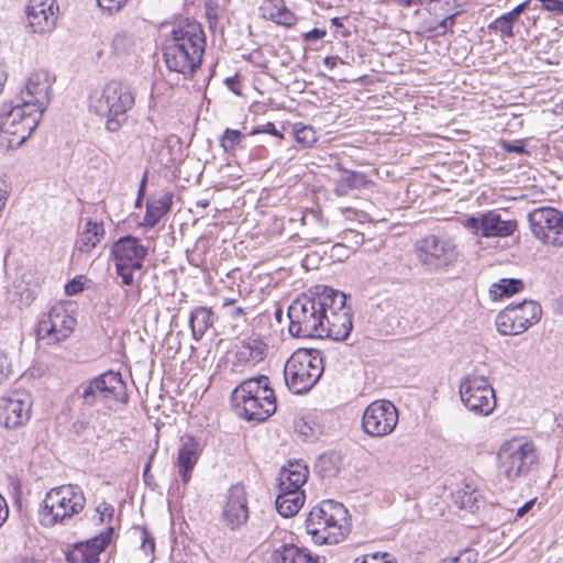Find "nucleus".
<instances>
[{"label": "nucleus", "mask_w": 563, "mask_h": 563, "mask_svg": "<svg viewBox=\"0 0 563 563\" xmlns=\"http://www.w3.org/2000/svg\"><path fill=\"white\" fill-rule=\"evenodd\" d=\"M331 287L318 285L296 298L288 307V331L294 338H321L327 319Z\"/></svg>", "instance_id": "obj_1"}, {"label": "nucleus", "mask_w": 563, "mask_h": 563, "mask_svg": "<svg viewBox=\"0 0 563 563\" xmlns=\"http://www.w3.org/2000/svg\"><path fill=\"white\" fill-rule=\"evenodd\" d=\"M206 37L201 25L186 22L172 32V38L164 47V62L170 71L192 76L202 62Z\"/></svg>", "instance_id": "obj_2"}, {"label": "nucleus", "mask_w": 563, "mask_h": 563, "mask_svg": "<svg viewBox=\"0 0 563 563\" xmlns=\"http://www.w3.org/2000/svg\"><path fill=\"white\" fill-rule=\"evenodd\" d=\"M236 415L247 421L263 422L277 409L276 396L265 375L244 379L231 394Z\"/></svg>", "instance_id": "obj_3"}, {"label": "nucleus", "mask_w": 563, "mask_h": 563, "mask_svg": "<svg viewBox=\"0 0 563 563\" xmlns=\"http://www.w3.org/2000/svg\"><path fill=\"white\" fill-rule=\"evenodd\" d=\"M135 93L125 84L111 80L89 96L91 112L104 119V128L117 133L128 121V113L134 107Z\"/></svg>", "instance_id": "obj_4"}, {"label": "nucleus", "mask_w": 563, "mask_h": 563, "mask_svg": "<svg viewBox=\"0 0 563 563\" xmlns=\"http://www.w3.org/2000/svg\"><path fill=\"white\" fill-rule=\"evenodd\" d=\"M346 508L334 500L314 506L306 519V530L317 544H336L347 534Z\"/></svg>", "instance_id": "obj_5"}, {"label": "nucleus", "mask_w": 563, "mask_h": 563, "mask_svg": "<svg viewBox=\"0 0 563 563\" xmlns=\"http://www.w3.org/2000/svg\"><path fill=\"white\" fill-rule=\"evenodd\" d=\"M85 505L86 497L80 486L67 484L54 487L46 493L38 508V521L47 528L66 525L84 510Z\"/></svg>", "instance_id": "obj_6"}, {"label": "nucleus", "mask_w": 563, "mask_h": 563, "mask_svg": "<svg viewBox=\"0 0 563 563\" xmlns=\"http://www.w3.org/2000/svg\"><path fill=\"white\" fill-rule=\"evenodd\" d=\"M42 113L31 102H4L0 107V132L12 136L8 139V146L22 145L38 125Z\"/></svg>", "instance_id": "obj_7"}, {"label": "nucleus", "mask_w": 563, "mask_h": 563, "mask_svg": "<svg viewBox=\"0 0 563 563\" xmlns=\"http://www.w3.org/2000/svg\"><path fill=\"white\" fill-rule=\"evenodd\" d=\"M538 464L537 448L532 441L511 439L497 452V470L509 482L529 475Z\"/></svg>", "instance_id": "obj_8"}, {"label": "nucleus", "mask_w": 563, "mask_h": 563, "mask_svg": "<svg viewBox=\"0 0 563 563\" xmlns=\"http://www.w3.org/2000/svg\"><path fill=\"white\" fill-rule=\"evenodd\" d=\"M82 405L91 408L102 406L110 409L114 404L129 400L126 384L119 372H106L78 387Z\"/></svg>", "instance_id": "obj_9"}, {"label": "nucleus", "mask_w": 563, "mask_h": 563, "mask_svg": "<svg viewBox=\"0 0 563 563\" xmlns=\"http://www.w3.org/2000/svg\"><path fill=\"white\" fill-rule=\"evenodd\" d=\"M322 373V357L311 351L295 352L284 367L285 383L294 394L310 390L320 379Z\"/></svg>", "instance_id": "obj_10"}, {"label": "nucleus", "mask_w": 563, "mask_h": 563, "mask_svg": "<svg viewBox=\"0 0 563 563\" xmlns=\"http://www.w3.org/2000/svg\"><path fill=\"white\" fill-rule=\"evenodd\" d=\"M415 254L421 266L429 272L448 268L459 256L454 241L439 234H428L416 241Z\"/></svg>", "instance_id": "obj_11"}, {"label": "nucleus", "mask_w": 563, "mask_h": 563, "mask_svg": "<svg viewBox=\"0 0 563 563\" xmlns=\"http://www.w3.org/2000/svg\"><path fill=\"white\" fill-rule=\"evenodd\" d=\"M115 273L121 277V284L131 286L134 283V273L143 268L147 256V247L140 239L125 235L117 240L111 247Z\"/></svg>", "instance_id": "obj_12"}, {"label": "nucleus", "mask_w": 563, "mask_h": 563, "mask_svg": "<svg viewBox=\"0 0 563 563\" xmlns=\"http://www.w3.org/2000/svg\"><path fill=\"white\" fill-rule=\"evenodd\" d=\"M541 306L533 300L509 305L498 312L496 328L501 335H518L526 332L541 319Z\"/></svg>", "instance_id": "obj_13"}, {"label": "nucleus", "mask_w": 563, "mask_h": 563, "mask_svg": "<svg viewBox=\"0 0 563 563\" xmlns=\"http://www.w3.org/2000/svg\"><path fill=\"white\" fill-rule=\"evenodd\" d=\"M464 406L475 415L488 416L496 407L495 390L483 375L467 374L460 383Z\"/></svg>", "instance_id": "obj_14"}, {"label": "nucleus", "mask_w": 563, "mask_h": 563, "mask_svg": "<svg viewBox=\"0 0 563 563\" xmlns=\"http://www.w3.org/2000/svg\"><path fill=\"white\" fill-rule=\"evenodd\" d=\"M330 298L327 307V319H324V330L320 339L328 338L334 341L345 340L352 328L351 308L346 306V296L344 292L331 288Z\"/></svg>", "instance_id": "obj_15"}, {"label": "nucleus", "mask_w": 563, "mask_h": 563, "mask_svg": "<svg viewBox=\"0 0 563 563\" xmlns=\"http://www.w3.org/2000/svg\"><path fill=\"white\" fill-rule=\"evenodd\" d=\"M533 235L544 244L563 245V213L552 207H540L528 214Z\"/></svg>", "instance_id": "obj_16"}, {"label": "nucleus", "mask_w": 563, "mask_h": 563, "mask_svg": "<svg viewBox=\"0 0 563 563\" xmlns=\"http://www.w3.org/2000/svg\"><path fill=\"white\" fill-rule=\"evenodd\" d=\"M398 423V410L389 400H375L364 410L362 428L371 437H385L391 433Z\"/></svg>", "instance_id": "obj_17"}, {"label": "nucleus", "mask_w": 563, "mask_h": 563, "mask_svg": "<svg viewBox=\"0 0 563 563\" xmlns=\"http://www.w3.org/2000/svg\"><path fill=\"white\" fill-rule=\"evenodd\" d=\"M32 396L26 390H13L0 397V426L16 429L24 426L31 417Z\"/></svg>", "instance_id": "obj_18"}, {"label": "nucleus", "mask_w": 563, "mask_h": 563, "mask_svg": "<svg viewBox=\"0 0 563 563\" xmlns=\"http://www.w3.org/2000/svg\"><path fill=\"white\" fill-rule=\"evenodd\" d=\"M76 323V319L63 306H54L40 320L37 335L40 339L48 340L49 343H58L73 333Z\"/></svg>", "instance_id": "obj_19"}, {"label": "nucleus", "mask_w": 563, "mask_h": 563, "mask_svg": "<svg viewBox=\"0 0 563 563\" xmlns=\"http://www.w3.org/2000/svg\"><path fill=\"white\" fill-rule=\"evenodd\" d=\"M113 527L109 526L100 534L85 541L77 542L65 552L68 563H99L100 553L103 552L113 536Z\"/></svg>", "instance_id": "obj_20"}, {"label": "nucleus", "mask_w": 563, "mask_h": 563, "mask_svg": "<svg viewBox=\"0 0 563 563\" xmlns=\"http://www.w3.org/2000/svg\"><path fill=\"white\" fill-rule=\"evenodd\" d=\"M249 508L245 488L241 484L232 485L227 495L221 511L222 522L235 530L247 521Z\"/></svg>", "instance_id": "obj_21"}, {"label": "nucleus", "mask_w": 563, "mask_h": 563, "mask_svg": "<svg viewBox=\"0 0 563 563\" xmlns=\"http://www.w3.org/2000/svg\"><path fill=\"white\" fill-rule=\"evenodd\" d=\"M54 78L46 70L32 73L26 81L25 90L18 97L19 101L31 102L42 114L49 102V93Z\"/></svg>", "instance_id": "obj_22"}, {"label": "nucleus", "mask_w": 563, "mask_h": 563, "mask_svg": "<svg viewBox=\"0 0 563 563\" xmlns=\"http://www.w3.org/2000/svg\"><path fill=\"white\" fill-rule=\"evenodd\" d=\"M56 0H29L26 14L29 27L34 33L51 32L57 21Z\"/></svg>", "instance_id": "obj_23"}, {"label": "nucleus", "mask_w": 563, "mask_h": 563, "mask_svg": "<svg viewBox=\"0 0 563 563\" xmlns=\"http://www.w3.org/2000/svg\"><path fill=\"white\" fill-rule=\"evenodd\" d=\"M201 453L199 441L189 435L186 437L178 449L176 466L178 474L184 484H188L191 479V473L198 462Z\"/></svg>", "instance_id": "obj_24"}, {"label": "nucleus", "mask_w": 563, "mask_h": 563, "mask_svg": "<svg viewBox=\"0 0 563 563\" xmlns=\"http://www.w3.org/2000/svg\"><path fill=\"white\" fill-rule=\"evenodd\" d=\"M260 11L265 20L278 25L291 27L297 22V16L287 7L284 0H262Z\"/></svg>", "instance_id": "obj_25"}, {"label": "nucleus", "mask_w": 563, "mask_h": 563, "mask_svg": "<svg viewBox=\"0 0 563 563\" xmlns=\"http://www.w3.org/2000/svg\"><path fill=\"white\" fill-rule=\"evenodd\" d=\"M341 174L339 178L335 180L333 192L338 197H345L352 190H361L367 188L372 185V180L367 178L364 173L349 170L345 168L339 167Z\"/></svg>", "instance_id": "obj_26"}, {"label": "nucleus", "mask_w": 563, "mask_h": 563, "mask_svg": "<svg viewBox=\"0 0 563 563\" xmlns=\"http://www.w3.org/2000/svg\"><path fill=\"white\" fill-rule=\"evenodd\" d=\"M173 203V194L163 191L147 200L146 212L144 216V225L154 228L162 218L170 210Z\"/></svg>", "instance_id": "obj_27"}, {"label": "nucleus", "mask_w": 563, "mask_h": 563, "mask_svg": "<svg viewBox=\"0 0 563 563\" xmlns=\"http://www.w3.org/2000/svg\"><path fill=\"white\" fill-rule=\"evenodd\" d=\"M483 238H505L509 236L516 230L517 223L511 220H503L496 211L483 213Z\"/></svg>", "instance_id": "obj_28"}, {"label": "nucleus", "mask_w": 563, "mask_h": 563, "mask_svg": "<svg viewBox=\"0 0 563 563\" xmlns=\"http://www.w3.org/2000/svg\"><path fill=\"white\" fill-rule=\"evenodd\" d=\"M104 235L102 222L89 220L85 229L79 233L75 247L81 253H90Z\"/></svg>", "instance_id": "obj_29"}, {"label": "nucleus", "mask_w": 563, "mask_h": 563, "mask_svg": "<svg viewBox=\"0 0 563 563\" xmlns=\"http://www.w3.org/2000/svg\"><path fill=\"white\" fill-rule=\"evenodd\" d=\"M214 318L211 308L197 307L189 316V325L195 341H199L213 325Z\"/></svg>", "instance_id": "obj_30"}, {"label": "nucleus", "mask_w": 563, "mask_h": 563, "mask_svg": "<svg viewBox=\"0 0 563 563\" xmlns=\"http://www.w3.org/2000/svg\"><path fill=\"white\" fill-rule=\"evenodd\" d=\"M272 563H316V560L305 549L284 544L273 552Z\"/></svg>", "instance_id": "obj_31"}, {"label": "nucleus", "mask_w": 563, "mask_h": 563, "mask_svg": "<svg viewBox=\"0 0 563 563\" xmlns=\"http://www.w3.org/2000/svg\"><path fill=\"white\" fill-rule=\"evenodd\" d=\"M305 493H278L275 505L278 514L284 518H290L298 514L305 503Z\"/></svg>", "instance_id": "obj_32"}, {"label": "nucleus", "mask_w": 563, "mask_h": 563, "mask_svg": "<svg viewBox=\"0 0 563 563\" xmlns=\"http://www.w3.org/2000/svg\"><path fill=\"white\" fill-rule=\"evenodd\" d=\"M341 467V456L339 453L330 452L319 456L316 463V471L323 478L335 477Z\"/></svg>", "instance_id": "obj_33"}, {"label": "nucleus", "mask_w": 563, "mask_h": 563, "mask_svg": "<svg viewBox=\"0 0 563 563\" xmlns=\"http://www.w3.org/2000/svg\"><path fill=\"white\" fill-rule=\"evenodd\" d=\"M267 345L257 339H249L243 342L239 355L249 363L256 364L261 362L266 353Z\"/></svg>", "instance_id": "obj_34"}, {"label": "nucleus", "mask_w": 563, "mask_h": 563, "mask_svg": "<svg viewBox=\"0 0 563 563\" xmlns=\"http://www.w3.org/2000/svg\"><path fill=\"white\" fill-rule=\"evenodd\" d=\"M523 289V282L518 278H501L492 285L489 294L493 299L510 297Z\"/></svg>", "instance_id": "obj_35"}, {"label": "nucleus", "mask_w": 563, "mask_h": 563, "mask_svg": "<svg viewBox=\"0 0 563 563\" xmlns=\"http://www.w3.org/2000/svg\"><path fill=\"white\" fill-rule=\"evenodd\" d=\"M309 471L307 465L295 461L289 462L287 466H284L279 472L278 479H286L297 485H303L308 479Z\"/></svg>", "instance_id": "obj_36"}, {"label": "nucleus", "mask_w": 563, "mask_h": 563, "mask_svg": "<svg viewBox=\"0 0 563 563\" xmlns=\"http://www.w3.org/2000/svg\"><path fill=\"white\" fill-rule=\"evenodd\" d=\"M292 134L296 142L305 148L312 146L318 140L316 130L311 125L301 123L294 125Z\"/></svg>", "instance_id": "obj_37"}, {"label": "nucleus", "mask_w": 563, "mask_h": 563, "mask_svg": "<svg viewBox=\"0 0 563 563\" xmlns=\"http://www.w3.org/2000/svg\"><path fill=\"white\" fill-rule=\"evenodd\" d=\"M243 134L239 130L225 129L220 137V145L225 153H233L242 142Z\"/></svg>", "instance_id": "obj_38"}, {"label": "nucleus", "mask_w": 563, "mask_h": 563, "mask_svg": "<svg viewBox=\"0 0 563 563\" xmlns=\"http://www.w3.org/2000/svg\"><path fill=\"white\" fill-rule=\"evenodd\" d=\"M515 21L510 19L506 13L494 20L489 25L488 29L490 31L499 32L501 37H514V25Z\"/></svg>", "instance_id": "obj_39"}, {"label": "nucleus", "mask_w": 563, "mask_h": 563, "mask_svg": "<svg viewBox=\"0 0 563 563\" xmlns=\"http://www.w3.org/2000/svg\"><path fill=\"white\" fill-rule=\"evenodd\" d=\"M235 299L225 298L222 308L225 310V316L232 319L235 323L245 320V311L242 307H235Z\"/></svg>", "instance_id": "obj_40"}, {"label": "nucleus", "mask_w": 563, "mask_h": 563, "mask_svg": "<svg viewBox=\"0 0 563 563\" xmlns=\"http://www.w3.org/2000/svg\"><path fill=\"white\" fill-rule=\"evenodd\" d=\"M477 552L474 549H464L457 555L445 558L439 563H474L477 560Z\"/></svg>", "instance_id": "obj_41"}, {"label": "nucleus", "mask_w": 563, "mask_h": 563, "mask_svg": "<svg viewBox=\"0 0 563 563\" xmlns=\"http://www.w3.org/2000/svg\"><path fill=\"white\" fill-rule=\"evenodd\" d=\"M132 44V35L124 30L118 31L112 38L113 48L117 52H124Z\"/></svg>", "instance_id": "obj_42"}, {"label": "nucleus", "mask_w": 563, "mask_h": 563, "mask_svg": "<svg viewBox=\"0 0 563 563\" xmlns=\"http://www.w3.org/2000/svg\"><path fill=\"white\" fill-rule=\"evenodd\" d=\"M500 147L507 153H515L518 155H530V152L526 148L523 140H517L514 142L507 140H500Z\"/></svg>", "instance_id": "obj_43"}, {"label": "nucleus", "mask_w": 563, "mask_h": 563, "mask_svg": "<svg viewBox=\"0 0 563 563\" xmlns=\"http://www.w3.org/2000/svg\"><path fill=\"white\" fill-rule=\"evenodd\" d=\"M129 0H97L98 5L103 12L113 14L122 10Z\"/></svg>", "instance_id": "obj_44"}, {"label": "nucleus", "mask_w": 563, "mask_h": 563, "mask_svg": "<svg viewBox=\"0 0 563 563\" xmlns=\"http://www.w3.org/2000/svg\"><path fill=\"white\" fill-rule=\"evenodd\" d=\"M261 133H266V134L276 136L278 139H284V134L276 129V126L273 122H267L265 124H261V125L253 128L250 132V135H256V134H261Z\"/></svg>", "instance_id": "obj_45"}, {"label": "nucleus", "mask_w": 563, "mask_h": 563, "mask_svg": "<svg viewBox=\"0 0 563 563\" xmlns=\"http://www.w3.org/2000/svg\"><path fill=\"white\" fill-rule=\"evenodd\" d=\"M11 373V361L8 354L0 350V385L9 378Z\"/></svg>", "instance_id": "obj_46"}, {"label": "nucleus", "mask_w": 563, "mask_h": 563, "mask_svg": "<svg viewBox=\"0 0 563 563\" xmlns=\"http://www.w3.org/2000/svg\"><path fill=\"white\" fill-rule=\"evenodd\" d=\"M457 15V12L451 13L446 16H444L438 24L437 27H433L432 30L437 32V35H443L449 30L453 27L455 24V18Z\"/></svg>", "instance_id": "obj_47"}, {"label": "nucleus", "mask_w": 563, "mask_h": 563, "mask_svg": "<svg viewBox=\"0 0 563 563\" xmlns=\"http://www.w3.org/2000/svg\"><path fill=\"white\" fill-rule=\"evenodd\" d=\"M541 7L545 11H550L554 14H563V0H539Z\"/></svg>", "instance_id": "obj_48"}, {"label": "nucleus", "mask_w": 563, "mask_h": 563, "mask_svg": "<svg viewBox=\"0 0 563 563\" xmlns=\"http://www.w3.org/2000/svg\"><path fill=\"white\" fill-rule=\"evenodd\" d=\"M142 544H141V549L146 553V554H152L155 550V542H154V539L152 538V536L150 534V532L143 528L142 531Z\"/></svg>", "instance_id": "obj_49"}, {"label": "nucleus", "mask_w": 563, "mask_h": 563, "mask_svg": "<svg viewBox=\"0 0 563 563\" xmlns=\"http://www.w3.org/2000/svg\"><path fill=\"white\" fill-rule=\"evenodd\" d=\"M84 289V284L81 282V277H75L70 282L65 285V294L67 296H75L81 292Z\"/></svg>", "instance_id": "obj_50"}, {"label": "nucleus", "mask_w": 563, "mask_h": 563, "mask_svg": "<svg viewBox=\"0 0 563 563\" xmlns=\"http://www.w3.org/2000/svg\"><path fill=\"white\" fill-rule=\"evenodd\" d=\"M483 224H484L483 214H481L479 217H470L468 219H466V221L464 223V225L466 228L471 229L476 234H478V233L482 234Z\"/></svg>", "instance_id": "obj_51"}, {"label": "nucleus", "mask_w": 563, "mask_h": 563, "mask_svg": "<svg viewBox=\"0 0 563 563\" xmlns=\"http://www.w3.org/2000/svg\"><path fill=\"white\" fill-rule=\"evenodd\" d=\"M278 488H279V493H285L287 494L288 492L289 493H295V492H303L301 489V486L302 485H296V483H292L290 481H286V479H278Z\"/></svg>", "instance_id": "obj_52"}, {"label": "nucleus", "mask_w": 563, "mask_h": 563, "mask_svg": "<svg viewBox=\"0 0 563 563\" xmlns=\"http://www.w3.org/2000/svg\"><path fill=\"white\" fill-rule=\"evenodd\" d=\"M530 0H526L518 5H516L512 10L507 12L506 14L512 19L515 22H517L520 18V15L529 8Z\"/></svg>", "instance_id": "obj_53"}, {"label": "nucleus", "mask_w": 563, "mask_h": 563, "mask_svg": "<svg viewBox=\"0 0 563 563\" xmlns=\"http://www.w3.org/2000/svg\"><path fill=\"white\" fill-rule=\"evenodd\" d=\"M530 0H526L518 5H516L512 10L507 12L506 14L512 19L515 22H517L520 18V15L529 8Z\"/></svg>", "instance_id": "obj_54"}, {"label": "nucleus", "mask_w": 563, "mask_h": 563, "mask_svg": "<svg viewBox=\"0 0 563 563\" xmlns=\"http://www.w3.org/2000/svg\"><path fill=\"white\" fill-rule=\"evenodd\" d=\"M530 0H526L518 5H516L512 10L507 12L506 14L512 19L515 22H517L520 18V15L529 8Z\"/></svg>", "instance_id": "obj_55"}, {"label": "nucleus", "mask_w": 563, "mask_h": 563, "mask_svg": "<svg viewBox=\"0 0 563 563\" xmlns=\"http://www.w3.org/2000/svg\"><path fill=\"white\" fill-rule=\"evenodd\" d=\"M388 3H393L402 8L416 9V12L419 11L422 5V0H386Z\"/></svg>", "instance_id": "obj_56"}, {"label": "nucleus", "mask_w": 563, "mask_h": 563, "mask_svg": "<svg viewBox=\"0 0 563 563\" xmlns=\"http://www.w3.org/2000/svg\"><path fill=\"white\" fill-rule=\"evenodd\" d=\"M325 34H327V32L324 30L314 27V29L306 32L302 35V37H303V41H306V42H314V41H318V40H321L322 37H324Z\"/></svg>", "instance_id": "obj_57"}, {"label": "nucleus", "mask_w": 563, "mask_h": 563, "mask_svg": "<svg viewBox=\"0 0 563 563\" xmlns=\"http://www.w3.org/2000/svg\"><path fill=\"white\" fill-rule=\"evenodd\" d=\"M97 512H99L100 515V521H103L106 517H108L109 519L112 518L114 508L110 504L102 503L97 507Z\"/></svg>", "instance_id": "obj_58"}, {"label": "nucleus", "mask_w": 563, "mask_h": 563, "mask_svg": "<svg viewBox=\"0 0 563 563\" xmlns=\"http://www.w3.org/2000/svg\"><path fill=\"white\" fill-rule=\"evenodd\" d=\"M227 87L235 95H241V84L238 76L228 77L225 79Z\"/></svg>", "instance_id": "obj_59"}, {"label": "nucleus", "mask_w": 563, "mask_h": 563, "mask_svg": "<svg viewBox=\"0 0 563 563\" xmlns=\"http://www.w3.org/2000/svg\"><path fill=\"white\" fill-rule=\"evenodd\" d=\"M297 431L302 434L306 439L313 435L312 428L303 420H300L296 423Z\"/></svg>", "instance_id": "obj_60"}, {"label": "nucleus", "mask_w": 563, "mask_h": 563, "mask_svg": "<svg viewBox=\"0 0 563 563\" xmlns=\"http://www.w3.org/2000/svg\"><path fill=\"white\" fill-rule=\"evenodd\" d=\"M9 515V509L4 498L0 495V527L4 523Z\"/></svg>", "instance_id": "obj_61"}, {"label": "nucleus", "mask_w": 563, "mask_h": 563, "mask_svg": "<svg viewBox=\"0 0 563 563\" xmlns=\"http://www.w3.org/2000/svg\"><path fill=\"white\" fill-rule=\"evenodd\" d=\"M534 505V499L528 500L520 508H518L516 517L521 518L528 514Z\"/></svg>", "instance_id": "obj_62"}, {"label": "nucleus", "mask_w": 563, "mask_h": 563, "mask_svg": "<svg viewBox=\"0 0 563 563\" xmlns=\"http://www.w3.org/2000/svg\"><path fill=\"white\" fill-rule=\"evenodd\" d=\"M339 63H343V60L339 56H327L323 59V64L329 68H334Z\"/></svg>", "instance_id": "obj_63"}, {"label": "nucleus", "mask_w": 563, "mask_h": 563, "mask_svg": "<svg viewBox=\"0 0 563 563\" xmlns=\"http://www.w3.org/2000/svg\"><path fill=\"white\" fill-rule=\"evenodd\" d=\"M88 427V423L86 421H82V420H76L74 423H73V431L76 433V434H81Z\"/></svg>", "instance_id": "obj_64"}]
</instances>
